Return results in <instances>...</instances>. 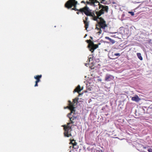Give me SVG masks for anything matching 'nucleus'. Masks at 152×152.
Segmentation results:
<instances>
[{"instance_id":"nucleus-18","label":"nucleus","mask_w":152,"mask_h":152,"mask_svg":"<svg viewBox=\"0 0 152 152\" xmlns=\"http://www.w3.org/2000/svg\"><path fill=\"white\" fill-rule=\"evenodd\" d=\"M38 82H37L36 81H35V85H34V87H37V86H38Z\"/></svg>"},{"instance_id":"nucleus-4","label":"nucleus","mask_w":152,"mask_h":152,"mask_svg":"<svg viewBox=\"0 0 152 152\" xmlns=\"http://www.w3.org/2000/svg\"><path fill=\"white\" fill-rule=\"evenodd\" d=\"M70 110L71 113L67 115V116L69 118L71 123L73 124L76 119L77 117L74 115L75 112V110L73 109Z\"/></svg>"},{"instance_id":"nucleus-19","label":"nucleus","mask_w":152,"mask_h":152,"mask_svg":"<svg viewBox=\"0 0 152 152\" xmlns=\"http://www.w3.org/2000/svg\"><path fill=\"white\" fill-rule=\"evenodd\" d=\"M88 58L89 59V62H90V61H92L93 60V58H91V57H90Z\"/></svg>"},{"instance_id":"nucleus-26","label":"nucleus","mask_w":152,"mask_h":152,"mask_svg":"<svg viewBox=\"0 0 152 152\" xmlns=\"http://www.w3.org/2000/svg\"><path fill=\"white\" fill-rule=\"evenodd\" d=\"M77 14H79V12H77Z\"/></svg>"},{"instance_id":"nucleus-13","label":"nucleus","mask_w":152,"mask_h":152,"mask_svg":"<svg viewBox=\"0 0 152 152\" xmlns=\"http://www.w3.org/2000/svg\"><path fill=\"white\" fill-rule=\"evenodd\" d=\"M137 56L138 58L141 61L142 60L143 58L140 53H137Z\"/></svg>"},{"instance_id":"nucleus-14","label":"nucleus","mask_w":152,"mask_h":152,"mask_svg":"<svg viewBox=\"0 0 152 152\" xmlns=\"http://www.w3.org/2000/svg\"><path fill=\"white\" fill-rule=\"evenodd\" d=\"M84 22L85 24V27L86 30H87L88 26V22L86 20H84Z\"/></svg>"},{"instance_id":"nucleus-23","label":"nucleus","mask_w":152,"mask_h":152,"mask_svg":"<svg viewBox=\"0 0 152 152\" xmlns=\"http://www.w3.org/2000/svg\"><path fill=\"white\" fill-rule=\"evenodd\" d=\"M81 3H84V1H82Z\"/></svg>"},{"instance_id":"nucleus-21","label":"nucleus","mask_w":152,"mask_h":152,"mask_svg":"<svg viewBox=\"0 0 152 152\" xmlns=\"http://www.w3.org/2000/svg\"><path fill=\"white\" fill-rule=\"evenodd\" d=\"M143 148L144 149H146L147 147H143Z\"/></svg>"},{"instance_id":"nucleus-28","label":"nucleus","mask_w":152,"mask_h":152,"mask_svg":"<svg viewBox=\"0 0 152 152\" xmlns=\"http://www.w3.org/2000/svg\"><path fill=\"white\" fill-rule=\"evenodd\" d=\"M87 36V34H86L85 37H86V36Z\"/></svg>"},{"instance_id":"nucleus-2","label":"nucleus","mask_w":152,"mask_h":152,"mask_svg":"<svg viewBox=\"0 0 152 152\" xmlns=\"http://www.w3.org/2000/svg\"><path fill=\"white\" fill-rule=\"evenodd\" d=\"M77 4V1H76L75 0H69L66 2L65 4V7L68 9H69L71 8L73 6L74 7L72 9V10H75V11L79 10L80 12H82V13L83 12H83H81L80 11V10L81 9H83V8L80 9L79 10H78V9L76 8V7Z\"/></svg>"},{"instance_id":"nucleus-24","label":"nucleus","mask_w":152,"mask_h":152,"mask_svg":"<svg viewBox=\"0 0 152 152\" xmlns=\"http://www.w3.org/2000/svg\"><path fill=\"white\" fill-rule=\"evenodd\" d=\"M100 152H103L102 150H101L100 151Z\"/></svg>"},{"instance_id":"nucleus-27","label":"nucleus","mask_w":152,"mask_h":152,"mask_svg":"<svg viewBox=\"0 0 152 152\" xmlns=\"http://www.w3.org/2000/svg\"><path fill=\"white\" fill-rule=\"evenodd\" d=\"M99 81H102V80L101 79H99Z\"/></svg>"},{"instance_id":"nucleus-11","label":"nucleus","mask_w":152,"mask_h":152,"mask_svg":"<svg viewBox=\"0 0 152 152\" xmlns=\"http://www.w3.org/2000/svg\"><path fill=\"white\" fill-rule=\"evenodd\" d=\"M74 140H72L71 142L70 143V144L72 143L73 145V148H74L76 149L77 148V147L76 146L77 145V143L76 142H75L74 143L72 142V141H74Z\"/></svg>"},{"instance_id":"nucleus-15","label":"nucleus","mask_w":152,"mask_h":152,"mask_svg":"<svg viewBox=\"0 0 152 152\" xmlns=\"http://www.w3.org/2000/svg\"><path fill=\"white\" fill-rule=\"evenodd\" d=\"M128 13L131 14L132 16H134V13L133 12H129Z\"/></svg>"},{"instance_id":"nucleus-22","label":"nucleus","mask_w":152,"mask_h":152,"mask_svg":"<svg viewBox=\"0 0 152 152\" xmlns=\"http://www.w3.org/2000/svg\"><path fill=\"white\" fill-rule=\"evenodd\" d=\"M87 65H88V64H87V63H86V64H85V65L86 66H87Z\"/></svg>"},{"instance_id":"nucleus-29","label":"nucleus","mask_w":152,"mask_h":152,"mask_svg":"<svg viewBox=\"0 0 152 152\" xmlns=\"http://www.w3.org/2000/svg\"><path fill=\"white\" fill-rule=\"evenodd\" d=\"M87 41H88H88H89V40H87Z\"/></svg>"},{"instance_id":"nucleus-5","label":"nucleus","mask_w":152,"mask_h":152,"mask_svg":"<svg viewBox=\"0 0 152 152\" xmlns=\"http://www.w3.org/2000/svg\"><path fill=\"white\" fill-rule=\"evenodd\" d=\"M78 99V98H76L73 99L72 102L70 101H69V107H67L69 108L70 110L73 109L75 110V107L74 106H75L77 104Z\"/></svg>"},{"instance_id":"nucleus-25","label":"nucleus","mask_w":152,"mask_h":152,"mask_svg":"<svg viewBox=\"0 0 152 152\" xmlns=\"http://www.w3.org/2000/svg\"><path fill=\"white\" fill-rule=\"evenodd\" d=\"M91 38L92 39H93V38H92V37H91Z\"/></svg>"},{"instance_id":"nucleus-30","label":"nucleus","mask_w":152,"mask_h":152,"mask_svg":"<svg viewBox=\"0 0 152 152\" xmlns=\"http://www.w3.org/2000/svg\"><path fill=\"white\" fill-rule=\"evenodd\" d=\"M71 147H72L71 146H70V148H71Z\"/></svg>"},{"instance_id":"nucleus-12","label":"nucleus","mask_w":152,"mask_h":152,"mask_svg":"<svg viewBox=\"0 0 152 152\" xmlns=\"http://www.w3.org/2000/svg\"><path fill=\"white\" fill-rule=\"evenodd\" d=\"M105 39H107L109 40L110 42L112 43V44H113L115 43V41L114 40L111 39V38H110L109 37H105Z\"/></svg>"},{"instance_id":"nucleus-16","label":"nucleus","mask_w":152,"mask_h":152,"mask_svg":"<svg viewBox=\"0 0 152 152\" xmlns=\"http://www.w3.org/2000/svg\"><path fill=\"white\" fill-rule=\"evenodd\" d=\"M114 55L116 56H120L121 55L119 53H115L114 54Z\"/></svg>"},{"instance_id":"nucleus-9","label":"nucleus","mask_w":152,"mask_h":152,"mask_svg":"<svg viewBox=\"0 0 152 152\" xmlns=\"http://www.w3.org/2000/svg\"><path fill=\"white\" fill-rule=\"evenodd\" d=\"M42 75H37L34 76V78L36 80V81L39 82L40 81V79L41 78Z\"/></svg>"},{"instance_id":"nucleus-20","label":"nucleus","mask_w":152,"mask_h":152,"mask_svg":"<svg viewBox=\"0 0 152 152\" xmlns=\"http://www.w3.org/2000/svg\"><path fill=\"white\" fill-rule=\"evenodd\" d=\"M86 20H87L88 19V18L87 17H86Z\"/></svg>"},{"instance_id":"nucleus-7","label":"nucleus","mask_w":152,"mask_h":152,"mask_svg":"<svg viewBox=\"0 0 152 152\" xmlns=\"http://www.w3.org/2000/svg\"><path fill=\"white\" fill-rule=\"evenodd\" d=\"M114 79V77L110 74H107L105 77V81H111Z\"/></svg>"},{"instance_id":"nucleus-31","label":"nucleus","mask_w":152,"mask_h":152,"mask_svg":"<svg viewBox=\"0 0 152 152\" xmlns=\"http://www.w3.org/2000/svg\"><path fill=\"white\" fill-rule=\"evenodd\" d=\"M71 151H70L69 152H71Z\"/></svg>"},{"instance_id":"nucleus-8","label":"nucleus","mask_w":152,"mask_h":152,"mask_svg":"<svg viewBox=\"0 0 152 152\" xmlns=\"http://www.w3.org/2000/svg\"><path fill=\"white\" fill-rule=\"evenodd\" d=\"M140 100V98L137 95L135 96H134L132 97V101L136 102H139Z\"/></svg>"},{"instance_id":"nucleus-1","label":"nucleus","mask_w":152,"mask_h":152,"mask_svg":"<svg viewBox=\"0 0 152 152\" xmlns=\"http://www.w3.org/2000/svg\"><path fill=\"white\" fill-rule=\"evenodd\" d=\"M86 3L87 4L91 6H94L96 3H98L99 9L100 10L99 12H92L87 6L83 9H81L80 11L81 12H83L87 16H91L92 17L93 19L94 20L98 22L99 24V27H96V29L98 31L97 32L99 34L102 33V30L101 28L104 30L105 28L107 26L106 24L105 21L102 18H99L103 14L104 12H108V6L103 5L100 4L96 0H90L89 1H87Z\"/></svg>"},{"instance_id":"nucleus-10","label":"nucleus","mask_w":152,"mask_h":152,"mask_svg":"<svg viewBox=\"0 0 152 152\" xmlns=\"http://www.w3.org/2000/svg\"><path fill=\"white\" fill-rule=\"evenodd\" d=\"M81 90L80 89V85H79L77 86V87L75 89L74 91V92H78L79 93L81 91Z\"/></svg>"},{"instance_id":"nucleus-6","label":"nucleus","mask_w":152,"mask_h":152,"mask_svg":"<svg viewBox=\"0 0 152 152\" xmlns=\"http://www.w3.org/2000/svg\"><path fill=\"white\" fill-rule=\"evenodd\" d=\"M100 45V43H99L98 45H95L93 42H91V43L89 44L88 47L89 49V50L92 53H93L94 50L97 48L98 47V45Z\"/></svg>"},{"instance_id":"nucleus-3","label":"nucleus","mask_w":152,"mask_h":152,"mask_svg":"<svg viewBox=\"0 0 152 152\" xmlns=\"http://www.w3.org/2000/svg\"><path fill=\"white\" fill-rule=\"evenodd\" d=\"M70 123L68 124L67 125L63 126L64 127V136L65 137H69L72 136L70 132L72 130L71 126H69Z\"/></svg>"},{"instance_id":"nucleus-17","label":"nucleus","mask_w":152,"mask_h":152,"mask_svg":"<svg viewBox=\"0 0 152 152\" xmlns=\"http://www.w3.org/2000/svg\"><path fill=\"white\" fill-rule=\"evenodd\" d=\"M148 151L149 152H152V149L149 148L148 149Z\"/></svg>"}]
</instances>
